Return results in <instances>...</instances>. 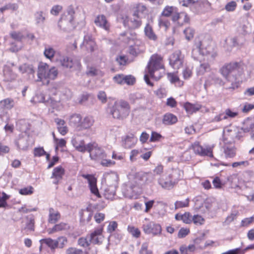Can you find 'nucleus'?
<instances>
[{"label": "nucleus", "instance_id": "c756f323", "mask_svg": "<svg viewBox=\"0 0 254 254\" xmlns=\"http://www.w3.org/2000/svg\"><path fill=\"white\" fill-rule=\"evenodd\" d=\"M184 108L187 113L192 114L198 111L201 108V106L199 104L195 105L187 102L184 105Z\"/></svg>", "mask_w": 254, "mask_h": 254}, {"label": "nucleus", "instance_id": "a211bd4d", "mask_svg": "<svg viewBox=\"0 0 254 254\" xmlns=\"http://www.w3.org/2000/svg\"><path fill=\"white\" fill-rule=\"evenodd\" d=\"M82 117L79 114H73L71 115L69 119V124L70 126L74 127L77 130H79L81 124Z\"/></svg>", "mask_w": 254, "mask_h": 254}, {"label": "nucleus", "instance_id": "338daca9", "mask_svg": "<svg viewBox=\"0 0 254 254\" xmlns=\"http://www.w3.org/2000/svg\"><path fill=\"white\" fill-rule=\"evenodd\" d=\"M254 221V216H252L250 218H246L242 221L241 226L243 227L247 226Z\"/></svg>", "mask_w": 254, "mask_h": 254}, {"label": "nucleus", "instance_id": "4c0bfd02", "mask_svg": "<svg viewBox=\"0 0 254 254\" xmlns=\"http://www.w3.org/2000/svg\"><path fill=\"white\" fill-rule=\"evenodd\" d=\"M210 70L209 64L207 63L201 64L197 68V73L199 75H203Z\"/></svg>", "mask_w": 254, "mask_h": 254}, {"label": "nucleus", "instance_id": "c85d7f7f", "mask_svg": "<svg viewBox=\"0 0 254 254\" xmlns=\"http://www.w3.org/2000/svg\"><path fill=\"white\" fill-rule=\"evenodd\" d=\"M224 152L226 158H233L236 155V148L232 145H225Z\"/></svg>", "mask_w": 254, "mask_h": 254}, {"label": "nucleus", "instance_id": "79ce46f5", "mask_svg": "<svg viewBox=\"0 0 254 254\" xmlns=\"http://www.w3.org/2000/svg\"><path fill=\"white\" fill-rule=\"evenodd\" d=\"M78 244L83 248H88L90 246V242L89 239L87 238V235L86 237H81L78 240Z\"/></svg>", "mask_w": 254, "mask_h": 254}, {"label": "nucleus", "instance_id": "680f3d73", "mask_svg": "<svg viewBox=\"0 0 254 254\" xmlns=\"http://www.w3.org/2000/svg\"><path fill=\"white\" fill-rule=\"evenodd\" d=\"M10 35L12 39L17 41H20L23 37L21 33L15 31L10 33Z\"/></svg>", "mask_w": 254, "mask_h": 254}, {"label": "nucleus", "instance_id": "3c124183", "mask_svg": "<svg viewBox=\"0 0 254 254\" xmlns=\"http://www.w3.org/2000/svg\"><path fill=\"white\" fill-rule=\"evenodd\" d=\"M127 230L133 237L138 238L140 236V232L138 228H135L132 226H128Z\"/></svg>", "mask_w": 254, "mask_h": 254}, {"label": "nucleus", "instance_id": "6ab92c4d", "mask_svg": "<svg viewBox=\"0 0 254 254\" xmlns=\"http://www.w3.org/2000/svg\"><path fill=\"white\" fill-rule=\"evenodd\" d=\"M94 22L96 26H99L107 31L109 30L110 24L104 15H98L96 17Z\"/></svg>", "mask_w": 254, "mask_h": 254}, {"label": "nucleus", "instance_id": "f704fd0d", "mask_svg": "<svg viewBox=\"0 0 254 254\" xmlns=\"http://www.w3.org/2000/svg\"><path fill=\"white\" fill-rule=\"evenodd\" d=\"M40 242L42 245H46L47 246L50 248L52 251L54 250L56 248H57L56 241L54 240L51 238L42 239L40 240Z\"/></svg>", "mask_w": 254, "mask_h": 254}, {"label": "nucleus", "instance_id": "423d86ee", "mask_svg": "<svg viewBox=\"0 0 254 254\" xmlns=\"http://www.w3.org/2000/svg\"><path fill=\"white\" fill-rule=\"evenodd\" d=\"M147 68L150 76L154 78L156 80H159L162 74L156 75V74H157L159 69L164 68L162 64V57L157 54L152 55L148 64Z\"/></svg>", "mask_w": 254, "mask_h": 254}, {"label": "nucleus", "instance_id": "b1692460", "mask_svg": "<svg viewBox=\"0 0 254 254\" xmlns=\"http://www.w3.org/2000/svg\"><path fill=\"white\" fill-rule=\"evenodd\" d=\"M55 122L57 124V128L59 132L63 135H64L68 131V128L65 125V122L64 120L56 118Z\"/></svg>", "mask_w": 254, "mask_h": 254}, {"label": "nucleus", "instance_id": "5fc2aeb1", "mask_svg": "<svg viewBox=\"0 0 254 254\" xmlns=\"http://www.w3.org/2000/svg\"><path fill=\"white\" fill-rule=\"evenodd\" d=\"M55 53V50L52 48L48 47L45 49L44 54L47 58L51 59L54 57Z\"/></svg>", "mask_w": 254, "mask_h": 254}, {"label": "nucleus", "instance_id": "c9c22d12", "mask_svg": "<svg viewBox=\"0 0 254 254\" xmlns=\"http://www.w3.org/2000/svg\"><path fill=\"white\" fill-rule=\"evenodd\" d=\"M34 18L37 24H43L46 19L45 14L42 11H38L35 13Z\"/></svg>", "mask_w": 254, "mask_h": 254}, {"label": "nucleus", "instance_id": "69168bd1", "mask_svg": "<svg viewBox=\"0 0 254 254\" xmlns=\"http://www.w3.org/2000/svg\"><path fill=\"white\" fill-rule=\"evenodd\" d=\"M62 9V6L60 5H54L51 10V13L54 15H57Z\"/></svg>", "mask_w": 254, "mask_h": 254}, {"label": "nucleus", "instance_id": "58836bf2", "mask_svg": "<svg viewBox=\"0 0 254 254\" xmlns=\"http://www.w3.org/2000/svg\"><path fill=\"white\" fill-rule=\"evenodd\" d=\"M134 145V138L133 136H127L123 141V145L126 148H130Z\"/></svg>", "mask_w": 254, "mask_h": 254}, {"label": "nucleus", "instance_id": "37998d69", "mask_svg": "<svg viewBox=\"0 0 254 254\" xmlns=\"http://www.w3.org/2000/svg\"><path fill=\"white\" fill-rule=\"evenodd\" d=\"M176 7L174 6H167L165 7L162 12V15L165 17H169L175 12Z\"/></svg>", "mask_w": 254, "mask_h": 254}, {"label": "nucleus", "instance_id": "f257e3e1", "mask_svg": "<svg viewBox=\"0 0 254 254\" xmlns=\"http://www.w3.org/2000/svg\"><path fill=\"white\" fill-rule=\"evenodd\" d=\"M244 65L241 62L233 61L225 64L219 69L220 73L228 81L231 82V88L238 86L239 77L244 72Z\"/></svg>", "mask_w": 254, "mask_h": 254}, {"label": "nucleus", "instance_id": "473e14b6", "mask_svg": "<svg viewBox=\"0 0 254 254\" xmlns=\"http://www.w3.org/2000/svg\"><path fill=\"white\" fill-rule=\"evenodd\" d=\"M144 32L145 35L150 40L155 41L157 40V37L154 33L152 27L149 24H147L145 28Z\"/></svg>", "mask_w": 254, "mask_h": 254}, {"label": "nucleus", "instance_id": "7c9ffc66", "mask_svg": "<svg viewBox=\"0 0 254 254\" xmlns=\"http://www.w3.org/2000/svg\"><path fill=\"white\" fill-rule=\"evenodd\" d=\"M14 105V100L11 98H6L0 101V107L3 109H11Z\"/></svg>", "mask_w": 254, "mask_h": 254}, {"label": "nucleus", "instance_id": "de8ad7c7", "mask_svg": "<svg viewBox=\"0 0 254 254\" xmlns=\"http://www.w3.org/2000/svg\"><path fill=\"white\" fill-rule=\"evenodd\" d=\"M56 241L57 247L60 249L63 248L67 242L66 238L63 236L59 237Z\"/></svg>", "mask_w": 254, "mask_h": 254}, {"label": "nucleus", "instance_id": "13d9d810", "mask_svg": "<svg viewBox=\"0 0 254 254\" xmlns=\"http://www.w3.org/2000/svg\"><path fill=\"white\" fill-rule=\"evenodd\" d=\"M236 7V2L235 1H231L226 4L225 8L228 11H233L235 10Z\"/></svg>", "mask_w": 254, "mask_h": 254}, {"label": "nucleus", "instance_id": "bf43d9fd", "mask_svg": "<svg viewBox=\"0 0 254 254\" xmlns=\"http://www.w3.org/2000/svg\"><path fill=\"white\" fill-rule=\"evenodd\" d=\"M46 154V152L43 147L35 148L34 149V155L36 157H41Z\"/></svg>", "mask_w": 254, "mask_h": 254}, {"label": "nucleus", "instance_id": "2f4dec72", "mask_svg": "<svg viewBox=\"0 0 254 254\" xmlns=\"http://www.w3.org/2000/svg\"><path fill=\"white\" fill-rule=\"evenodd\" d=\"M58 74V70L55 67H52L51 68H49V66L46 84H48L49 83L50 80H54L56 79Z\"/></svg>", "mask_w": 254, "mask_h": 254}, {"label": "nucleus", "instance_id": "5701e85b", "mask_svg": "<svg viewBox=\"0 0 254 254\" xmlns=\"http://www.w3.org/2000/svg\"><path fill=\"white\" fill-rule=\"evenodd\" d=\"M206 83L208 85L215 84L219 85H223L224 84L222 79L213 73L209 74L206 81Z\"/></svg>", "mask_w": 254, "mask_h": 254}, {"label": "nucleus", "instance_id": "8fccbe9b", "mask_svg": "<svg viewBox=\"0 0 254 254\" xmlns=\"http://www.w3.org/2000/svg\"><path fill=\"white\" fill-rule=\"evenodd\" d=\"M46 100L44 95L41 93L36 94L33 98L35 103H44L45 104Z\"/></svg>", "mask_w": 254, "mask_h": 254}, {"label": "nucleus", "instance_id": "f3484780", "mask_svg": "<svg viewBox=\"0 0 254 254\" xmlns=\"http://www.w3.org/2000/svg\"><path fill=\"white\" fill-rule=\"evenodd\" d=\"M73 146L75 149L81 152L84 153L87 151L88 147V144H85L84 141L80 139L78 135L75 136L71 140Z\"/></svg>", "mask_w": 254, "mask_h": 254}, {"label": "nucleus", "instance_id": "ea45409f", "mask_svg": "<svg viewBox=\"0 0 254 254\" xmlns=\"http://www.w3.org/2000/svg\"><path fill=\"white\" fill-rule=\"evenodd\" d=\"M105 180L109 185H114L117 180V176L115 173L107 174L105 175Z\"/></svg>", "mask_w": 254, "mask_h": 254}, {"label": "nucleus", "instance_id": "7ed1b4c3", "mask_svg": "<svg viewBox=\"0 0 254 254\" xmlns=\"http://www.w3.org/2000/svg\"><path fill=\"white\" fill-rule=\"evenodd\" d=\"M74 13L75 11L73 8L71 6H68L59 21L58 27L61 30L69 32L75 28Z\"/></svg>", "mask_w": 254, "mask_h": 254}, {"label": "nucleus", "instance_id": "4be33fe9", "mask_svg": "<svg viewBox=\"0 0 254 254\" xmlns=\"http://www.w3.org/2000/svg\"><path fill=\"white\" fill-rule=\"evenodd\" d=\"M64 171L62 166H58L56 167L53 172L52 178H55V181L54 183L58 184L60 180L62 179L63 176L64 175Z\"/></svg>", "mask_w": 254, "mask_h": 254}, {"label": "nucleus", "instance_id": "864d4df0", "mask_svg": "<svg viewBox=\"0 0 254 254\" xmlns=\"http://www.w3.org/2000/svg\"><path fill=\"white\" fill-rule=\"evenodd\" d=\"M148 243H143L141 245L139 254H152V252L148 250Z\"/></svg>", "mask_w": 254, "mask_h": 254}, {"label": "nucleus", "instance_id": "412c9836", "mask_svg": "<svg viewBox=\"0 0 254 254\" xmlns=\"http://www.w3.org/2000/svg\"><path fill=\"white\" fill-rule=\"evenodd\" d=\"M61 218L60 212L53 208H50L49 209V216L48 221L49 223L55 224L57 223Z\"/></svg>", "mask_w": 254, "mask_h": 254}, {"label": "nucleus", "instance_id": "a18cd8bd", "mask_svg": "<svg viewBox=\"0 0 254 254\" xmlns=\"http://www.w3.org/2000/svg\"><path fill=\"white\" fill-rule=\"evenodd\" d=\"M189 199L187 198L183 201H177L175 203V208L176 209L183 207L189 206Z\"/></svg>", "mask_w": 254, "mask_h": 254}, {"label": "nucleus", "instance_id": "6e6552de", "mask_svg": "<svg viewBox=\"0 0 254 254\" xmlns=\"http://www.w3.org/2000/svg\"><path fill=\"white\" fill-rule=\"evenodd\" d=\"M169 64L175 69H178L183 66L184 55L182 52L177 50L174 51L169 57Z\"/></svg>", "mask_w": 254, "mask_h": 254}, {"label": "nucleus", "instance_id": "cd10ccee", "mask_svg": "<svg viewBox=\"0 0 254 254\" xmlns=\"http://www.w3.org/2000/svg\"><path fill=\"white\" fill-rule=\"evenodd\" d=\"M177 121L178 119L174 115L166 114L163 117L162 122L165 125H171L175 124Z\"/></svg>", "mask_w": 254, "mask_h": 254}, {"label": "nucleus", "instance_id": "20e7f679", "mask_svg": "<svg viewBox=\"0 0 254 254\" xmlns=\"http://www.w3.org/2000/svg\"><path fill=\"white\" fill-rule=\"evenodd\" d=\"M130 112V106L127 101L121 100L114 103L110 113L113 117L117 119L126 118Z\"/></svg>", "mask_w": 254, "mask_h": 254}, {"label": "nucleus", "instance_id": "9b49d317", "mask_svg": "<svg viewBox=\"0 0 254 254\" xmlns=\"http://www.w3.org/2000/svg\"><path fill=\"white\" fill-rule=\"evenodd\" d=\"M87 238L89 239L90 243L101 245L104 238L102 235V229L95 230L90 235H87Z\"/></svg>", "mask_w": 254, "mask_h": 254}, {"label": "nucleus", "instance_id": "0eeeda50", "mask_svg": "<svg viewBox=\"0 0 254 254\" xmlns=\"http://www.w3.org/2000/svg\"><path fill=\"white\" fill-rule=\"evenodd\" d=\"M87 151L89 153L91 159L96 161H100L106 157L104 150L95 142L88 143Z\"/></svg>", "mask_w": 254, "mask_h": 254}, {"label": "nucleus", "instance_id": "c03bdc74", "mask_svg": "<svg viewBox=\"0 0 254 254\" xmlns=\"http://www.w3.org/2000/svg\"><path fill=\"white\" fill-rule=\"evenodd\" d=\"M59 103L54 100L53 98L49 97L45 102V105L52 109H56L58 107Z\"/></svg>", "mask_w": 254, "mask_h": 254}, {"label": "nucleus", "instance_id": "72a5a7b5", "mask_svg": "<svg viewBox=\"0 0 254 254\" xmlns=\"http://www.w3.org/2000/svg\"><path fill=\"white\" fill-rule=\"evenodd\" d=\"M138 189V186L134 185H130L127 187V192L126 193L125 195L126 197H129L130 198H133L134 196V194H136L137 192H138L137 190Z\"/></svg>", "mask_w": 254, "mask_h": 254}, {"label": "nucleus", "instance_id": "4d7b16f0", "mask_svg": "<svg viewBox=\"0 0 254 254\" xmlns=\"http://www.w3.org/2000/svg\"><path fill=\"white\" fill-rule=\"evenodd\" d=\"M135 82V78L131 75H124V84L132 85Z\"/></svg>", "mask_w": 254, "mask_h": 254}, {"label": "nucleus", "instance_id": "ddd939ff", "mask_svg": "<svg viewBox=\"0 0 254 254\" xmlns=\"http://www.w3.org/2000/svg\"><path fill=\"white\" fill-rule=\"evenodd\" d=\"M154 179V175L151 173H140L135 176L136 181H139L140 185L151 183Z\"/></svg>", "mask_w": 254, "mask_h": 254}, {"label": "nucleus", "instance_id": "774afa93", "mask_svg": "<svg viewBox=\"0 0 254 254\" xmlns=\"http://www.w3.org/2000/svg\"><path fill=\"white\" fill-rule=\"evenodd\" d=\"M84 254H97V250L96 248L94 247H89L87 249L83 251Z\"/></svg>", "mask_w": 254, "mask_h": 254}, {"label": "nucleus", "instance_id": "f8f14e48", "mask_svg": "<svg viewBox=\"0 0 254 254\" xmlns=\"http://www.w3.org/2000/svg\"><path fill=\"white\" fill-rule=\"evenodd\" d=\"M80 46L81 48L85 47L86 50L90 52H94L96 49V44L92 36L89 34L84 36L83 41Z\"/></svg>", "mask_w": 254, "mask_h": 254}, {"label": "nucleus", "instance_id": "0e129e2a", "mask_svg": "<svg viewBox=\"0 0 254 254\" xmlns=\"http://www.w3.org/2000/svg\"><path fill=\"white\" fill-rule=\"evenodd\" d=\"M33 188L32 187L24 188L20 190L19 193L22 195L31 194L33 193Z\"/></svg>", "mask_w": 254, "mask_h": 254}, {"label": "nucleus", "instance_id": "09e8293b", "mask_svg": "<svg viewBox=\"0 0 254 254\" xmlns=\"http://www.w3.org/2000/svg\"><path fill=\"white\" fill-rule=\"evenodd\" d=\"M184 33L186 36V38L190 40L193 37L194 30L190 27H188L184 30Z\"/></svg>", "mask_w": 254, "mask_h": 254}, {"label": "nucleus", "instance_id": "a878e982", "mask_svg": "<svg viewBox=\"0 0 254 254\" xmlns=\"http://www.w3.org/2000/svg\"><path fill=\"white\" fill-rule=\"evenodd\" d=\"M17 148L20 150H26L28 147V143L26 137L21 136L15 141Z\"/></svg>", "mask_w": 254, "mask_h": 254}, {"label": "nucleus", "instance_id": "052dcab7", "mask_svg": "<svg viewBox=\"0 0 254 254\" xmlns=\"http://www.w3.org/2000/svg\"><path fill=\"white\" fill-rule=\"evenodd\" d=\"M192 216L190 213L185 212L183 214V222L186 224H190L192 222Z\"/></svg>", "mask_w": 254, "mask_h": 254}, {"label": "nucleus", "instance_id": "4468645a", "mask_svg": "<svg viewBox=\"0 0 254 254\" xmlns=\"http://www.w3.org/2000/svg\"><path fill=\"white\" fill-rule=\"evenodd\" d=\"M82 176L87 180L91 192L97 196L100 197V195L96 185V179L93 175L89 174H83Z\"/></svg>", "mask_w": 254, "mask_h": 254}, {"label": "nucleus", "instance_id": "e433bc0d", "mask_svg": "<svg viewBox=\"0 0 254 254\" xmlns=\"http://www.w3.org/2000/svg\"><path fill=\"white\" fill-rule=\"evenodd\" d=\"M142 16H135L134 15V14H133V17L130 19V23L132 28H137L140 27L142 24Z\"/></svg>", "mask_w": 254, "mask_h": 254}, {"label": "nucleus", "instance_id": "e2e57ef3", "mask_svg": "<svg viewBox=\"0 0 254 254\" xmlns=\"http://www.w3.org/2000/svg\"><path fill=\"white\" fill-rule=\"evenodd\" d=\"M162 135L155 131H152L150 138V142H155L160 140Z\"/></svg>", "mask_w": 254, "mask_h": 254}, {"label": "nucleus", "instance_id": "a19ab883", "mask_svg": "<svg viewBox=\"0 0 254 254\" xmlns=\"http://www.w3.org/2000/svg\"><path fill=\"white\" fill-rule=\"evenodd\" d=\"M135 10L134 11V15L142 16V18L144 16V12L146 9L145 5L138 4L135 7Z\"/></svg>", "mask_w": 254, "mask_h": 254}, {"label": "nucleus", "instance_id": "49530a36", "mask_svg": "<svg viewBox=\"0 0 254 254\" xmlns=\"http://www.w3.org/2000/svg\"><path fill=\"white\" fill-rule=\"evenodd\" d=\"M27 222L25 229H27L30 231H33L34 229V218L33 216H30L27 217Z\"/></svg>", "mask_w": 254, "mask_h": 254}, {"label": "nucleus", "instance_id": "aec40b11", "mask_svg": "<svg viewBox=\"0 0 254 254\" xmlns=\"http://www.w3.org/2000/svg\"><path fill=\"white\" fill-rule=\"evenodd\" d=\"M94 120L91 116H86L81 119V124L79 130L89 129L94 124Z\"/></svg>", "mask_w": 254, "mask_h": 254}, {"label": "nucleus", "instance_id": "dca6fc26", "mask_svg": "<svg viewBox=\"0 0 254 254\" xmlns=\"http://www.w3.org/2000/svg\"><path fill=\"white\" fill-rule=\"evenodd\" d=\"M61 64L64 67L73 68V69H78L81 66L79 61L77 60L73 61L67 57H63V59L61 60Z\"/></svg>", "mask_w": 254, "mask_h": 254}, {"label": "nucleus", "instance_id": "1a4fd4ad", "mask_svg": "<svg viewBox=\"0 0 254 254\" xmlns=\"http://www.w3.org/2000/svg\"><path fill=\"white\" fill-rule=\"evenodd\" d=\"M190 148L193 150L195 154L199 156L213 157L212 147L208 146L204 148L200 145L199 142L198 141H195L192 143Z\"/></svg>", "mask_w": 254, "mask_h": 254}, {"label": "nucleus", "instance_id": "9d476101", "mask_svg": "<svg viewBox=\"0 0 254 254\" xmlns=\"http://www.w3.org/2000/svg\"><path fill=\"white\" fill-rule=\"evenodd\" d=\"M142 228L144 232L147 234H152L153 235H157L161 232V226L153 222L143 224Z\"/></svg>", "mask_w": 254, "mask_h": 254}, {"label": "nucleus", "instance_id": "2eb2a0df", "mask_svg": "<svg viewBox=\"0 0 254 254\" xmlns=\"http://www.w3.org/2000/svg\"><path fill=\"white\" fill-rule=\"evenodd\" d=\"M48 67L49 65L44 63H41L39 65L37 73L38 79H37V81H42L44 83L45 82L46 83Z\"/></svg>", "mask_w": 254, "mask_h": 254}, {"label": "nucleus", "instance_id": "6e6d98bb", "mask_svg": "<svg viewBox=\"0 0 254 254\" xmlns=\"http://www.w3.org/2000/svg\"><path fill=\"white\" fill-rule=\"evenodd\" d=\"M192 221L195 224V225H202L203 224L204 222V219L202 217L199 215H194L192 218Z\"/></svg>", "mask_w": 254, "mask_h": 254}, {"label": "nucleus", "instance_id": "f03ea898", "mask_svg": "<svg viewBox=\"0 0 254 254\" xmlns=\"http://www.w3.org/2000/svg\"><path fill=\"white\" fill-rule=\"evenodd\" d=\"M183 176V171L179 169H173L160 176L158 184L163 189H172Z\"/></svg>", "mask_w": 254, "mask_h": 254}, {"label": "nucleus", "instance_id": "393cba45", "mask_svg": "<svg viewBox=\"0 0 254 254\" xmlns=\"http://www.w3.org/2000/svg\"><path fill=\"white\" fill-rule=\"evenodd\" d=\"M3 81L5 82H12L16 78V74L8 68L3 70Z\"/></svg>", "mask_w": 254, "mask_h": 254}, {"label": "nucleus", "instance_id": "603ef678", "mask_svg": "<svg viewBox=\"0 0 254 254\" xmlns=\"http://www.w3.org/2000/svg\"><path fill=\"white\" fill-rule=\"evenodd\" d=\"M65 254H84L83 251L74 247H70L65 251Z\"/></svg>", "mask_w": 254, "mask_h": 254}, {"label": "nucleus", "instance_id": "39448f33", "mask_svg": "<svg viewBox=\"0 0 254 254\" xmlns=\"http://www.w3.org/2000/svg\"><path fill=\"white\" fill-rule=\"evenodd\" d=\"M199 56L204 57V61L211 62L215 58L216 54L214 52H210L207 49L203 48L201 41L195 40L194 48L192 50V56L195 60H201Z\"/></svg>", "mask_w": 254, "mask_h": 254}, {"label": "nucleus", "instance_id": "bb28decb", "mask_svg": "<svg viewBox=\"0 0 254 254\" xmlns=\"http://www.w3.org/2000/svg\"><path fill=\"white\" fill-rule=\"evenodd\" d=\"M69 228V226L67 223L61 222L56 224L52 229L48 230L49 234H52L56 232L67 230Z\"/></svg>", "mask_w": 254, "mask_h": 254}]
</instances>
